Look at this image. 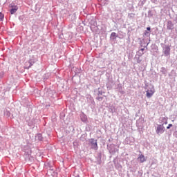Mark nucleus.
I'll use <instances>...</instances> for the list:
<instances>
[{
  "label": "nucleus",
  "instance_id": "9",
  "mask_svg": "<svg viewBox=\"0 0 177 177\" xmlns=\"http://www.w3.org/2000/svg\"><path fill=\"white\" fill-rule=\"evenodd\" d=\"M160 73H162V74H163V75H165L166 77L167 73V68L162 67L160 68Z\"/></svg>",
  "mask_w": 177,
  "mask_h": 177
},
{
  "label": "nucleus",
  "instance_id": "23",
  "mask_svg": "<svg viewBox=\"0 0 177 177\" xmlns=\"http://www.w3.org/2000/svg\"><path fill=\"white\" fill-rule=\"evenodd\" d=\"M163 124H168V119Z\"/></svg>",
  "mask_w": 177,
  "mask_h": 177
},
{
  "label": "nucleus",
  "instance_id": "26",
  "mask_svg": "<svg viewBox=\"0 0 177 177\" xmlns=\"http://www.w3.org/2000/svg\"><path fill=\"white\" fill-rule=\"evenodd\" d=\"M99 94H100V95H102V93H99Z\"/></svg>",
  "mask_w": 177,
  "mask_h": 177
},
{
  "label": "nucleus",
  "instance_id": "5",
  "mask_svg": "<svg viewBox=\"0 0 177 177\" xmlns=\"http://www.w3.org/2000/svg\"><path fill=\"white\" fill-rule=\"evenodd\" d=\"M154 95V88L147 91V97L150 98Z\"/></svg>",
  "mask_w": 177,
  "mask_h": 177
},
{
  "label": "nucleus",
  "instance_id": "13",
  "mask_svg": "<svg viewBox=\"0 0 177 177\" xmlns=\"http://www.w3.org/2000/svg\"><path fill=\"white\" fill-rule=\"evenodd\" d=\"M3 14H2V12H0V21H2V20H3Z\"/></svg>",
  "mask_w": 177,
  "mask_h": 177
},
{
  "label": "nucleus",
  "instance_id": "16",
  "mask_svg": "<svg viewBox=\"0 0 177 177\" xmlns=\"http://www.w3.org/2000/svg\"><path fill=\"white\" fill-rule=\"evenodd\" d=\"M37 137L39 138V140H42V136L41 134H38Z\"/></svg>",
  "mask_w": 177,
  "mask_h": 177
},
{
  "label": "nucleus",
  "instance_id": "2",
  "mask_svg": "<svg viewBox=\"0 0 177 177\" xmlns=\"http://www.w3.org/2000/svg\"><path fill=\"white\" fill-rule=\"evenodd\" d=\"M156 132L157 135H162V133L165 132V127H164V124H157Z\"/></svg>",
  "mask_w": 177,
  "mask_h": 177
},
{
  "label": "nucleus",
  "instance_id": "24",
  "mask_svg": "<svg viewBox=\"0 0 177 177\" xmlns=\"http://www.w3.org/2000/svg\"><path fill=\"white\" fill-rule=\"evenodd\" d=\"M174 135H175V136H176V138H177V131L175 132Z\"/></svg>",
  "mask_w": 177,
  "mask_h": 177
},
{
  "label": "nucleus",
  "instance_id": "25",
  "mask_svg": "<svg viewBox=\"0 0 177 177\" xmlns=\"http://www.w3.org/2000/svg\"><path fill=\"white\" fill-rule=\"evenodd\" d=\"M137 62H138V63H140V61L139 59H138V61H137Z\"/></svg>",
  "mask_w": 177,
  "mask_h": 177
},
{
  "label": "nucleus",
  "instance_id": "17",
  "mask_svg": "<svg viewBox=\"0 0 177 177\" xmlns=\"http://www.w3.org/2000/svg\"><path fill=\"white\" fill-rule=\"evenodd\" d=\"M145 50V48H141L140 50V55H143V51Z\"/></svg>",
  "mask_w": 177,
  "mask_h": 177
},
{
  "label": "nucleus",
  "instance_id": "14",
  "mask_svg": "<svg viewBox=\"0 0 177 177\" xmlns=\"http://www.w3.org/2000/svg\"><path fill=\"white\" fill-rule=\"evenodd\" d=\"M28 63L30 64L29 67H31V66H32L34 64V62H32V60H31V59L29 60Z\"/></svg>",
  "mask_w": 177,
  "mask_h": 177
},
{
  "label": "nucleus",
  "instance_id": "15",
  "mask_svg": "<svg viewBox=\"0 0 177 177\" xmlns=\"http://www.w3.org/2000/svg\"><path fill=\"white\" fill-rule=\"evenodd\" d=\"M4 114H6L8 116L10 115V112L6 111V112H4Z\"/></svg>",
  "mask_w": 177,
  "mask_h": 177
},
{
  "label": "nucleus",
  "instance_id": "6",
  "mask_svg": "<svg viewBox=\"0 0 177 177\" xmlns=\"http://www.w3.org/2000/svg\"><path fill=\"white\" fill-rule=\"evenodd\" d=\"M138 160L140 161V162L143 163L146 161V158L145 157V155L140 154L138 156Z\"/></svg>",
  "mask_w": 177,
  "mask_h": 177
},
{
  "label": "nucleus",
  "instance_id": "18",
  "mask_svg": "<svg viewBox=\"0 0 177 177\" xmlns=\"http://www.w3.org/2000/svg\"><path fill=\"white\" fill-rule=\"evenodd\" d=\"M97 100L101 102V100H103V97H97Z\"/></svg>",
  "mask_w": 177,
  "mask_h": 177
},
{
  "label": "nucleus",
  "instance_id": "12",
  "mask_svg": "<svg viewBox=\"0 0 177 177\" xmlns=\"http://www.w3.org/2000/svg\"><path fill=\"white\" fill-rule=\"evenodd\" d=\"M144 35H145L146 37H149L150 35V32L145 30L144 32Z\"/></svg>",
  "mask_w": 177,
  "mask_h": 177
},
{
  "label": "nucleus",
  "instance_id": "1",
  "mask_svg": "<svg viewBox=\"0 0 177 177\" xmlns=\"http://www.w3.org/2000/svg\"><path fill=\"white\" fill-rule=\"evenodd\" d=\"M89 146L93 150H97L99 147H97V140L93 138L89 140Z\"/></svg>",
  "mask_w": 177,
  "mask_h": 177
},
{
  "label": "nucleus",
  "instance_id": "22",
  "mask_svg": "<svg viewBox=\"0 0 177 177\" xmlns=\"http://www.w3.org/2000/svg\"><path fill=\"white\" fill-rule=\"evenodd\" d=\"M111 113H115V109H111Z\"/></svg>",
  "mask_w": 177,
  "mask_h": 177
},
{
  "label": "nucleus",
  "instance_id": "10",
  "mask_svg": "<svg viewBox=\"0 0 177 177\" xmlns=\"http://www.w3.org/2000/svg\"><path fill=\"white\" fill-rule=\"evenodd\" d=\"M117 37H118V35H117V33H115V32H112L111 34V39H117Z\"/></svg>",
  "mask_w": 177,
  "mask_h": 177
},
{
  "label": "nucleus",
  "instance_id": "8",
  "mask_svg": "<svg viewBox=\"0 0 177 177\" xmlns=\"http://www.w3.org/2000/svg\"><path fill=\"white\" fill-rule=\"evenodd\" d=\"M80 118L82 122H86L88 118H86V115H84V113H82L80 115Z\"/></svg>",
  "mask_w": 177,
  "mask_h": 177
},
{
  "label": "nucleus",
  "instance_id": "19",
  "mask_svg": "<svg viewBox=\"0 0 177 177\" xmlns=\"http://www.w3.org/2000/svg\"><path fill=\"white\" fill-rule=\"evenodd\" d=\"M172 127V124H169L168 127H167V129H169Z\"/></svg>",
  "mask_w": 177,
  "mask_h": 177
},
{
  "label": "nucleus",
  "instance_id": "20",
  "mask_svg": "<svg viewBox=\"0 0 177 177\" xmlns=\"http://www.w3.org/2000/svg\"><path fill=\"white\" fill-rule=\"evenodd\" d=\"M109 152L111 153L112 154H114V153H115V151L109 149Z\"/></svg>",
  "mask_w": 177,
  "mask_h": 177
},
{
  "label": "nucleus",
  "instance_id": "3",
  "mask_svg": "<svg viewBox=\"0 0 177 177\" xmlns=\"http://www.w3.org/2000/svg\"><path fill=\"white\" fill-rule=\"evenodd\" d=\"M162 53L165 56H169L171 55V47L169 45H165L162 47Z\"/></svg>",
  "mask_w": 177,
  "mask_h": 177
},
{
  "label": "nucleus",
  "instance_id": "7",
  "mask_svg": "<svg viewBox=\"0 0 177 177\" xmlns=\"http://www.w3.org/2000/svg\"><path fill=\"white\" fill-rule=\"evenodd\" d=\"M167 28V30H174V23H172L171 21H168Z\"/></svg>",
  "mask_w": 177,
  "mask_h": 177
},
{
  "label": "nucleus",
  "instance_id": "11",
  "mask_svg": "<svg viewBox=\"0 0 177 177\" xmlns=\"http://www.w3.org/2000/svg\"><path fill=\"white\" fill-rule=\"evenodd\" d=\"M167 120H168L167 118L162 117V118H160V122L165 123V121H167Z\"/></svg>",
  "mask_w": 177,
  "mask_h": 177
},
{
  "label": "nucleus",
  "instance_id": "21",
  "mask_svg": "<svg viewBox=\"0 0 177 177\" xmlns=\"http://www.w3.org/2000/svg\"><path fill=\"white\" fill-rule=\"evenodd\" d=\"M147 31H150L151 30V28L150 27H147Z\"/></svg>",
  "mask_w": 177,
  "mask_h": 177
},
{
  "label": "nucleus",
  "instance_id": "4",
  "mask_svg": "<svg viewBox=\"0 0 177 177\" xmlns=\"http://www.w3.org/2000/svg\"><path fill=\"white\" fill-rule=\"evenodd\" d=\"M10 8H12L10 10L11 15H15L17 12V10L19 9V7L17 6H15L13 4L10 5Z\"/></svg>",
  "mask_w": 177,
  "mask_h": 177
}]
</instances>
